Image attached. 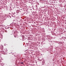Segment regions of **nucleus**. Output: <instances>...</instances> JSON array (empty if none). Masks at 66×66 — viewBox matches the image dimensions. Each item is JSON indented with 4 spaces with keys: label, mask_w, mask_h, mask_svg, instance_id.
<instances>
[{
    "label": "nucleus",
    "mask_w": 66,
    "mask_h": 66,
    "mask_svg": "<svg viewBox=\"0 0 66 66\" xmlns=\"http://www.w3.org/2000/svg\"><path fill=\"white\" fill-rule=\"evenodd\" d=\"M21 64H23V62H21Z\"/></svg>",
    "instance_id": "obj_1"
}]
</instances>
